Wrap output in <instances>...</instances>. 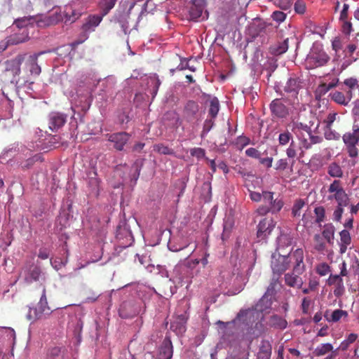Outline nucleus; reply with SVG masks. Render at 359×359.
<instances>
[{"instance_id": "obj_1", "label": "nucleus", "mask_w": 359, "mask_h": 359, "mask_svg": "<svg viewBox=\"0 0 359 359\" xmlns=\"http://www.w3.org/2000/svg\"><path fill=\"white\" fill-rule=\"evenodd\" d=\"M289 268L291 271L284 275L285 283L290 287H302L304 280L301 276L306 271L304 252L302 248H297L289 252Z\"/></svg>"}, {"instance_id": "obj_2", "label": "nucleus", "mask_w": 359, "mask_h": 359, "mask_svg": "<svg viewBox=\"0 0 359 359\" xmlns=\"http://www.w3.org/2000/svg\"><path fill=\"white\" fill-rule=\"evenodd\" d=\"M283 243L291 244V238L287 234H283L278 238V246L277 247L275 252L272 253L271 258V266L273 273L276 274L278 277V282H279L280 276L283 273H286L287 269H289L290 259L289 253L287 255H282L280 252L283 248Z\"/></svg>"}, {"instance_id": "obj_3", "label": "nucleus", "mask_w": 359, "mask_h": 359, "mask_svg": "<svg viewBox=\"0 0 359 359\" xmlns=\"http://www.w3.org/2000/svg\"><path fill=\"white\" fill-rule=\"evenodd\" d=\"M25 55H18L11 60L0 62L1 81L17 82L18 77L21 73V65L23 63Z\"/></svg>"}, {"instance_id": "obj_4", "label": "nucleus", "mask_w": 359, "mask_h": 359, "mask_svg": "<svg viewBox=\"0 0 359 359\" xmlns=\"http://www.w3.org/2000/svg\"><path fill=\"white\" fill-rule=\"evenodd\" d=\"M80 13L76 11L72 6H65L63 13L56 8L53 10L48 16L44 18V22L46 25H55L60 21L66 22H74L79 17H80Z\"/></svg>"}, {"instance_id": "obj_5", "label": "nucleus", "mask_w": 359, "mask_h": 359, "mask_svg": "<svg viewBox=\"0 0 359 359\" xmlns=\"http://www.w3.org/2000/svg\"><path fill=\"white\" fill-rule=\"evenodd\" d=\"M52 311H53L48 305L47 300L46 288L45 285H43L42 293L39 298V301L34 309H29L27 313V318L30 319V320L41 319V318H45V316H50Z\"/></svg>"}, {"instance_id": "obj_6", "label": "nucleus", "mask_w": 359, "mask_h": 359, "mask_svg": "<svg viewBox=\"0 0 359 359\" xmlns=\"http://www.w3.org/2000/svg\"><path fill=\"white\" fill-rule=\"evenodd\" d=\"M348 154L351 157H357L359 155V125H353L351 133H345L342 136Z\"/></svg>"}, {"instance_id": "obj_7", "label": "nucleus", "mask_w": 359, "mask_h": 359, "mask_svg": "<svg viewBox=\"0 0 359 359\" xmlns=\"http://www.w3.org/2000/svg\"><path fill=\"white\" fill-rule=\"evenodd\" d=\"M102 20V16H100V15H89V16L86 19V21L81 27L83 32L81 39H78L77 41H74V42L72 43V46L74 48V46H77L79 43H83V41L88 39L87 32H90V31H94L95 27L100 25Z\"/></svg>"}, {"instance_id": "obj_8", "label": "nucleus", "mask_w": 359, "mask_h": 359, "mask_svg": "<svg viewBox=\"0 0 359 359\" xmlns=\"http://www.w3.org/2000/svg\"><path fill=\"white\" fill-rule=\"evenodd\" d=\"M141 310L140 302L135 299H128L123 302L118 309L119 316L121 318H133L137 316Z\"/></svg>"}, {"instance_id": "obj_9", "label": "nucleus", "mask_w": 359, "mask_h": 359, "mask_svg": "<svg viewBox=\"0 0 359 359\" xmlns=\"http://www.w3.org/2000/svg\"><path fill=\"white\" fill-rule=\"evenodd\" d=\"M106 137L108 141L112 142L114 147L118 151H122L125 144L129 141L131 135L128 133H107Z\"/></svg>"}, {"instance_id": "obj_10", "label": "nucleus", "mask_w": 359, "mask_h": 359, "mask_svg": "<svg viewBox=\"0 0 359 359\" xmlns=\"http://www.w3.org/2000/svg\"><path fill=\"white\" fill-rule=\"evenodd\" d=\"M116 238L119 240L121 244L124 246L131 245L134 241L132 231L128 225H118L116 230Z\"/></svg>"}, {"instance_id": "obj_11", "label": "nucleus", "mask_w": 359, "mask_h": 359, "mask_svg": "<svg viewBox=\"0 0 359 359\" xmlns=\"http://www.w3.org/2000/svg\"><path fill=\"white\" fill-rule=\"evenodd\" d=\"M262 199L269 206V211L278 212L281 208H283V200H280V198H274L273 192H270V191H264L262 192Z\"/></svg>"}, {"instance_id": "obj_12", "label": "nucleus", "mask_w": 359, "mask_h": 359, "mask_svg": "<svg viewBox=\"0 0 359 359\" xmlns=\"http://www.w3.org/2000/svg\"><path fill=\"white\" fill-rule=\"evenodd\" d=\"M270 110L272 115L277 118H286L290 113V111L285 104L283 99H273L270 104Z\"/></svg>"}, {"instance_id": "obj_13", "label": "nucleus", "mask_w": 359, "mask_h": 359, "mask_svg": "<svg viewBox=\"0 0 359 359\" xmlns=\"http://www.w3.org/2000/svg\"><path fill=\"white\" fill-rule=\"evenodd\" d=\"M275 226L276 224L272 217H264V219L260 220L257 226V236L261 239L266 238L267 235L271 233Z\"/></svg>"}, {"instance_id": "obj_14", "label": "nucleus", "mask_w": 359, "mask_h": 359, "mask_svg": "<svg viewBox=\"0 0 359 359\" xmlns=\"http://www.w3.org/2000/svg\"><path fill=\"white\" fill-rule=\"evenodd\" d=\"M41 54H43V52H39L38 53L29 55L25 53V67H27L31 74H34V76H39L41 72V66L38 64V57Z\"/></svg>"}, {"instance_id": "obj_15", "label": "nucleus", "mask_w": 359, "mask_h": 359, "mask_svg": "<svg viewBox=\"0 0 359 359\" xmlns=\"http://www.w3.org/2000/svg\"><path fill=\"white\" fill-rule=\"evenodd\" d=\"M199 112V106L197 102L194 100H189L183 109V118L187 121H194L197 120L198 114Z\"/></svg>"}, {"instance_id": "obj_16", "label": "nucleus", "mask_w": 359, "mask_h": 359, "mask_svg": "<svg viewBox=\"0 0 359 359\" xmlns=\"http://www.w3.org/2000/svg\"><path fill=\"white\" fill-rule=\"evenodd\" d=\"M22 273H23L24 278L27 282L45 280L44 273H43L39 266H30L29 269H23Z\"/></svg>"}, {"instance_id": "obj_17", "label": "nucleus", "mask_w": 359, "mask_h": 359, "mask_svg": "<svg viewBox=\"0 0 359 359\" xmlns=\"http://www.w3.org/2000/svg\"><path fill=\"white\" fill-rule=\"evenodd\" d=\"M344 190L345 189H344L340 180H334V181L328 186L327 191L330 194L327 196V198L331 201L334 199L336 202H338V201L341 199L342 194H344Z\"/></svg>"}, {"instance_id": "obj_18", "label": "nucleus", "mask_w": 359, "mask_h": 359, "mask_svg": "<svg viewBox=\"0 0 359 359\" xmlns=\"http://www.w3.org/2000/svg\"><path fill=\"white\" fill-rule=\"evenodd\" d=\"M301 81L297 77H290L287 79L284 86V90L289 96L294 99H297L299 90L301 88Z\"/></svg>"}, {"instance_id": "obj_19", "label": "nucleus", "mask_w": 359, "mask_h": 359, "mask_svg": "<svg viewBox=\"0 0 359 359\" xmlns=\"http://www.w3.org/2000/svg\"><path fill=\"white\" fill-rule=\"evenodd\" d=\"M330 57L326 52L320 50V52H312L308 57L307 62L311 67H320V65L327 63Z\"/></svg>"}, {"instance_id": "obj_20", "label": "nucleus", "mask_w": 359, "mask_h": 359, "mask_svg": "<svg viewBox=\"0 0 359 359\" xmlns=\"http://www.w3.org/2000/svg\"><path fill=\"white\" fill-rule=\"evenodd\" d=\"M173 354V346L170 337H165L159 348L160 359H170Z\"/></svg>"}, {"instance_id": "obj_21", "label": "nucleus", "mask_w": 359, "mask_h": 359, "mask_svg": "<svg viewBox=\"0 0 359 359\" xmlns=\"http://www.w3.org/2000/svg\"><path fill=\"white\" fill-rule=\"evenodd\" d=\"M348 202L349 197L346 191H344L343 195L341 196V199L337 201V205L333 212V219L334 221H341L344 212V207L348 204Z\"/></svg>"}, {"instance_id": "obj_22", "label": "nucleus", "mask_w": 359, "mask_h": 359, "mask_svg": "<svg viewBox=\"0 0 359 359\" xmlns=\"http://www.w3.org/2000/svg\"><path fill=\"white\" fill-rule=\"evenodd\" d=\"M205 8L204 0H194L189 11L191 20H198L201 17Z\"/></svg>"}, {"instance_id": "obj_23", "label": "nucleus", "mask_w": 359, "mask_h": 359, "mask_svg": "<svg viewBox=\"0 0 359 359\" xmlns=\"http://www.w3.org/2000/svg\"><path fill=\"white\" fill-rule=\"evenodd\" d=\"M67 117L63 113L52 112L49 115V127L52 130L58 129L65 124Z\"/></svg>"}, {"instance_id": "obj_24", "label": "nucleus", "mask_w": 359, "mask_h": 359, "mask_svg": "<svg viewBox=\"0 0 359 359\" xmlns=\"http://www.w3.org/2000/svg\"><path fill=\"white\" fill-rule=\"evenodd\" d=\"M67 351L65 346H50L47 350L46 359H65Z\"/></svg>"}, {"instance_id": "obj_25", "label": "nucleus", "mask_w": 359, "mask_h": 359, "mask_svg": "<svg viewBox=\"0 0 359 359\" xmlns=\"http://www.w3.org/2000/svg\"><path fill=\"white\" fill-rule=\"evenodd\" d=\"M187 317L186 315H179L175 319L170 323V328L173 330L177 334L184 333L186 329V323Z\"/></svg>"}, {"instance_id": "obj_26", "label": "nucleus", "mask_w": 359, "mask_h": 359, "mask_svg": "<svg viewBox=\"0 0 359 359\" xmlns=\"http://www.w3.org/2000/svg\"><path fill=\"white\" fill-rule=\"evenodd\" d=\"M268 324L273 328H277V330H285L287 325V321L285 318H283L282 316L272 315L270 316L268 321Z\"/></svg>"}, {"instance_id": "obj_27", "label": "nucleus", "mask_w": 359, "mask_h": 359, "mask_svg": "<svg viewBox=\"0 0 359 359\" xmlns=\"http://www.w3.org/2000/svg\"><path fill=\"white\" fill-rule=\"evenodd\" d=\"M340 242H339V252L343 254L346 252L348 246L351 244V236L347 229H343L339 232Z\"/></svg>"}, {"instance_id": "obj_28", "label": "nucleus", "mask_w": 359, "mask_h": 359, "mask_svg": "<svg viewBox=\"0 0 359 359\" xmlns=\"http://www.w3.org/2000/svg\"><path fill=\"white\" fill-rule=\"evenodd\" d=\"M327 172L330 176L335 177V179H339V177H343L344 176L343 168L337 161H332L328 164Z\"/></svg>"}, {"instance_id": "obj_29", "label": "nucleus", "mask_w": 359, "mask_h": 359, "mask_svg": "<svg viewBox=\"0 0 359 359\" xmlns=\"http://www.w3.org/2000/svg\"><path fill=\"white\" fill-rule=\"evenodd\" d=\"M272 353V346L268 340H262L259 351L257 353V358L259 359H269L271 358Z\"/></svg>"}, {"instance_id": "obj_30", "label": "nucleus", "mask_w": 359, "mask_h": 359, "mask_svg": "<svg viewBox=\"0 0 359 359\" xmlns=\"http://www.w3.org/2000/svg\"><path fill=\"white\" fill-rule=\"evenodd\" d=\"M335 231L336 228L332 223H327V224L323 225L322 234L329 244H333Z\"/></svg>"}, {"instance_id": "obj_31", "label": "nucleus", "mask_w": 359, "mask_h": 359, "mask_svg": "<svg viewBox=\"0 0 359 359\" xmlns=\"http://www.w3.org/2000/svg\"><path fill=\"white\" fill-rule=\"evenodd\" d=\"M333 350V345L330 343H323L318 345L316 348L313 351V355L315 356H323V355H326L328 352L332 351Z\"/></svg>"}, {"instance_id": "obj_32", "label": "nucleus", "mask_w": 359, "mask_h": 359, "mask_svg": "<svg viewBox=\"0 0 359 359\" xmlns=\"http://www.w3.org/2000/svg\"><path fill=\"white\" fill-rule=\"evenodd\" d=\"M291 130L293 133L296 134L297 137H299L302 130H304L306 133H310L311 126L305 125V123H302V122H292L291 124Z\"/></svg>"}, {"instance_id": "obj_33", "label": "nucleus", "mask_w": 359, "mask_h": 359, "mask_svg": "<svg viewBox=\"0 0 359 359\" xmlns=\"http://www.w3.org/2000/svg\"><path fill=\"white\" fill-rule=\"evenodd\" d=\"M117 0H102L100 2V6L101 9L100 15H102V20L104 15H107L109 11L114 7Z\"/></svg>"}, {"instance_id": "obj_34", "label": "nucleus", "mask_w": 359, "mask_h": 359, "mask_svg": "<svg viewBox=\"0 0 359 359\" xmlns=\"http://www.w3.org/2000/svg\"><path fill=\"white\" fill-rule=\"evenodd\" d=\"M288 48V39H285L283 42L278 43V44H275L271 47V53L274 54L275 55H280V54H283L285 53Z\"/></svg>"}, {"instance_id": "obj_35", "label": "nucleus", "mask_w": 359, "mask_h": 359, "mask_svg": "<svg viewBox=\"0 0 359 359\" xmlns=\"http://www.w3.org/2000/svg\"><path fill=\"white\" fill-rule=\"evenodd\" d=\"M278 283V278H277L276 275H274L273 273L272 279L270 282L269 285L268 286L265 294L263 296L262 300H265L266 299L267 296L270 295H274L276 294V288Z\"/></svg>"}, {"instance_id": "obj_36", "label": "nucleus", "mask_w": 359, "mask_h": 359, "mask_svg": "<svg viewBox=\"0 0 359 359\" xmlns=\"http://www.w3.org/2000/svg\"><path fill=\"white\" fill-rule=\"evenodd\" d=\"M219 107L220 105L219 99L215 97L210 100L208 112L212 119H213V118H216L217 114L219 113Z\"/></svg>"}, {"instance_id": "obj_37", "label": "nucleus", "mask_w": 359, "mask_h": 359, "mask_svg": "<svg viewBox=\"0 0 359 359\" xmlns=\"http://www.w3.org/2000/svg\"><path fill=\"white\" fill-rule=\"evenodd\" d=\"M154 149L159 154H163V155H174L175 154L173 149L166 147V145H163V144H155Z\"/></svg>"}, {"instance_id": "obj_38", "label": "nucleus", "mask_w": 359, "mask_h": 359, "mask_svg": "<svg viewBox=\"0 0 359 359\" xmlns=\"http://www.w3.org/2000/svg\"><path fill=\"white\" fill-rule=\"evenodd\" d=\"M316 215V222L321 226V223L325 218V210L324 206H317L314 209Z\"/></svg>"}, {"instance_id": "obj_39", "label": "nucleus", "mask_w": 359, "mask_h": 359, "mask_svg": "<svg viewBox=\"0 0 359 359\" xmlns=\"http://www.w3.org/2000/svg\"><path fill=\"white\" fill-rule=\"evenodd\" d=\"M332 99L334 100L338 104H342V105H347L348 104L349 100H346V97L344 96V93H341V91H334L332 94Z\"/></svg>"}, {"instance_id": "obj_40", "label": "nucleus", "mask_w": 359, "mask_h": 359, "mask_svg": "<svg viewBox=\"0 0 359 359\" xmlns=\"http://www.w3.org/2000/svg\"><path fill=\"white\" fill-rule=\"evenodd\" d=\"M313 240L315 241L314 248L318 252H322V250H325L326 248V245L323 240V234H315L313 236Z\"/></svg>"}, {"instance_id": "obj_41", "label": "nucleus", "mask_w": 359, "mask_h": 359, "mask_svg": "<svg viewBox=\"0 0 359 359\" xmlns=\"http://www.w3.org/2000/svg\"><path fill=\"white\" fill-rule=\"evenodd\" d=\"M324 136L327 140H339L341 135L334 131L332 127H327L324 129Z\"/></svg>"}, {"instance_id": "obj_42", "label": "nucleus", "mask_w": 359, "mask_h": 359, "mask_svg": "<svg viewBox=\"0 0 359 359\" xmlns=\"http://www.w3.org/2000/svg\"><path fill=\"white\" fill-rule=\"evenodd\" d=\"M344 316H348L347 311H344V309H334L328 320H332V322H338V320H339V319H341Z\"/></svg>"}, {"instance_id": "obj_43", "label": "nucleus", "mask_w": 359, "mask_h": 359, "mask_svg": "<svg viewBox=\"0 0 359 359\" xmlns=\"http://www.w3.org/2000/svg\"><path fill=\"white\" fill-rule=\"evenodd\" d=\"M316 270L317 273L320 274V276H325V274H327L329 272H330L331 268L330 265L327 264V262H320L316 266Z\"/></svg>"}, {"instance_id": "obj_44", "label": "nucleus", "mask_w": 359, "mask_h": 359, "mask_svg": "<svg viewBox=\"0 0 359 359\" xmlns=\"http://www.w3.org/2000/svg\"><path fill=\"white\" fill-rule=\"evenodd\" d=\"M292 133H290V131H288V130H287L286 131H284L283 133H281L279 134V136H278L279 144H282L283 146H284V144H287V143H288V142H290V140H292Z\"/></svg>"}, {"instance_id": "obj_45", "label": "nucleus", "mask_w": 359, "mask_h": 359, "mask_svg": "<svg viewBox=\"0 0 359 359\" xmlns=\"http://www.w3.org/2000/svg\"><path fill=\"white\" fill-rule=\"evenodd\" d=\"M305 201L302 198H299L294 202L292 207L293 216H299L302 207H304Z\"/></svg>"}, {"instance_id": "obj_46", "label": "nucleus", "mask_w": 359, "mask_h": 359, "mask_svg": "<svg viewBox=\"0 0 359 359\" xmlns=\"http://www.w3.org/2000/svg\"><path fill=\"white\" fill-rule=\"evenodd\" d=\"M294 10L297 13H300V15L305 13L306 11V2L302 0L296 1V2L294 4Z\"/></svg>"}, {"instance_id": "obj_47", "label": "nucleus", "mask_w": 359, "mask_h": 359, "mask_svg": "<svg viewBox=\"0 0 359 359\" xmlns=\"http://www.w3.org/2000/svg\"><path fill=\"white\" fill-rule=\"evenodd\" d=\"M190 154L192 156H195L197 158H203V157H205V149H203V147H192V149H190Z\"/></svg>"}, {"instance_id": "obj_48", "label": "nucleus", "mask_w": 359, "mask_h": 359, "mask_svg": "<svg viewBox=\"0 0 359 359\" xmlns=\"http://www.w3.org/2000/svg\"><path fill=\"white\" fill-rule=\"evenodd\" d=\"M215 124L214 119L212 117L210 119H205L203 128V130L201 133V137H205V134L210 132L211 128L213 127Z\"/></svg>"}, {"instance_id": "obj_49", "label": "nucleus", "mask_w": 359, "mask_h": 359, "mask_svg": "<svg viewBox=\"0 0 359 359\" xmlns=\"http://www.w3.org/2000/svg\"><path fill=\"white\" fill-rule=\"evenodd\" d=\"M250 140L247 136H238L236 140V146L238 148H244L249 144Z\"/></svg>"}, {"instance_id": "obj_50", "label": "nucleus", "mask_w": 359, "mask_h": 359, "mask_svg": "<svg viewBox=\"0 0 359 359\" xmlns=\"http://www.w3.org/2000/svg\"><path fill=\"white\" fill-rule=\"evenodd\" d=\"M337 113L336 112H330L328 113L327 117L324 119L323 122L325 123V127H332V123H334V120L337 118Z\"/></svg>"}, {"instance_id": "obj_51", "label": "nucleus", "mask_w": 359, "mask_h": 359, "mask_svg": "<svg viewBox=\"0 0 359 359\" xmlns=\"http://www.w3.org/2000/svg\"><path fill=\"white\" fill-rule=\"evenodd\" d=\"M274 3L278 7L281 8V9H290L292 7V0H274Z\"/></svg>"}, {"instance_id": "obj_52", "label": "nucleus", "mask_w": 359, "mask_h": 359, "mask_svg": "<svg viewBox=\"0 0 359 359\" xmlns=\"http://www.w3.org/2000/svg\"><path fill=\"white\" fill-rule=\"evenodd\" d=\"M328 285H342L343 279L340 277V275H330L327 280Z\"/></svg>"}, {"instance_id": "obj_53", "label": "nucleus", "mask_w": 359, "mask_h": 359, "mask_svg": "<svg viewBox=\"0 0 359 359\" xmlns=\"http://www.w3.org/2000/svg\"><path fill=\"white\" fill-rule=\"evenodd\" d=\"M286 154L287 157H295L297 155L296 145L294 144L293 137L291 140L289 147L286 149Z\"/></svg>"}, {"instance_id": "obj_54", "label": "nucleus", "mask_w": 359, "mask_h": 359, "mask_svg": "<svg viewBox=\"0 0 359 359\" xmlns=\"http://www.w3.org/2000/svg\"><path fill=\"white\" fill-rule=\"evenodd\" d=\"M287 15L283 11H273L271 14V18L274 21L283 22L285 21Z\"/></svg>"}, {"instance_id": "obj_55", "label": "nucleus", "mask_w": 359, "mask_h": 359, "mask_svg": "<svg viewBox=\"0 0 359 359\" xmlns=\"http://www.w3.org/2000/svg\"><path fill=\"white\" fill-rule=\"evenodd\" d=\"M245 154L248 156H250L251 157L259 158L260 160L261 153L257 150V149H256V147H248L245 151Z\"/></svg>"}, {"instance_id": "obj_56", "label": "nucleus", "mask_w": 359, "mask_h": 359, "mask_svg": "<svg viewBox=\"0 0 359 359\" xmlns=\"http://www.w3.org/2000/svg\"><path fill=\"white\" fill-rule=\"evenodd\" d=\"M50 248H47V247H42L39 250L38 257L39 258H41V259H47V258L50 257Z\"/></svg>"}, {"instance_id": "obj_57", "label": "nucleus", "mask_w": 359, "mask_h": 359, "mask_svg": "<svg viewBox=\"0 0 359 359\" xmlns=\"http://www.w3.org/2000/svg\"><path fill=\"white\" fill-rule=\"evenodd\" d=\"M310 305H311L310 298H308V297H304V298H303L302 302V312L304 313V314H307V313H309Z\"/></svg>"}, {"instance_id": "obj_58", "label": "nucleus", "mask_w": 359, "mask_h": 359, "mask_svg": "<svg viewBox=\"0 0 359 359\" xmlns=\"http://www.w3.org/2000/svg\"><path fill=\"white\" fill-rule=\"evenodd\" d=\"M309 139L311 142V147L313 144L315 143H321L323 141L322 136H318V135H313L312 128L310 127V133H309Z\"/></svg>"}, {"instance_id": "obj_59", "label": "nucleus", "mask_w": 359, "mask_h": 359, "mask_svg": "<svg viewBox=\"0 0 359 359\" xmlns=\"http://www.w3.org/2000/svg\"><path fill=\"white\" fill-rule=\"evenodd\" d=\"M287 159H279L276 162L275 169L276 170H285L287 168Z\"/></svg>"}, {"instance_id": "obj_60", "label": "nucleus", "mask_w": 359, "mask_h": 359, "mask_svg": "<svg viewBox=\"0 0 359 359\" xmlns=\"http://www.w3.org/2000/svg\"><path fill=\"white\" fill-rule=\"evenodd\" d=\"M349 5L348 4H344L343 8L341 11L339 20L344 22L346 18H348Z\"/></svg>"}, {"instance_id": "obj_61", "label": "nucleus", "mask_w": 359, "mask_h": 359, "mask_svg": "<svg viewBox=\"0 0 359 359\" xmlns=\"http://www.w3.org/2000/svg\"><path fill=\"white\" fill-rule=\"evenodd\" d=\"M342 31L344 34H350L352 31V22L346 19L342 25Z\"/></svg>"}, {"instance_id": "obj_62", "label": "nucleus", "mask_w": 359, "mask_h": 359, "mask_svg": "<svg viewBox=\"0 0 359 359\" xmlns=\"http://www.w3.org/2000/svg\"><path fill=\"white\" fill-rule=\"evenodd\" d=\"M259 162L264 165L266 168H271L273 158L271 156H267V158H261L259 157Z\"/></svg>"}, {"instance_id": "obj_63", "label": "nucleus", "mask_w": 359, "mask_h": 359, "mask_svg": "<svg viewBox=\"0 0 359 359\" xmlns=\"http://www.w3.org/2000/svg\"><path fill=\"white\" fill-rule=\"evenodd\" d=\"M250 198L252 201H255V202H259V201L262 199V194H259V192H255V191H251Z\"/></svg>"}, {"instance_id": "obj_64", "label": "nucleus", "mask_w": 359, "mask_h": 359, "mask_svg": "<svg viewBox=\"0 0 359 359\" xmlns=\"http://www.w3.org/2000/svg\"><path fill=\"white\" fill-rule=\"evenodd\" d=\"M270 209L268 206V205H261L258 209H257V212L259 213V215H266L267 212H269Z\"/></svg>"}]
</instances>
